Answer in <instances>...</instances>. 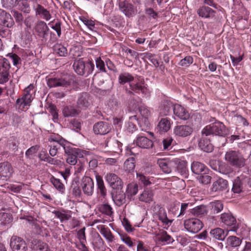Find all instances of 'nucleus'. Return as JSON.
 Wrapping results in <instances>:
<instances>
[{"label":"nucleus","mask_w":251,"mask_h":251,"mask_svg":"<svg viewBox=\"0 0 251 251\" xmlns=\"http://www.w3.org/2000/svg\"><path fill=\"white\" fill-rule=\"evenodd\" d=\"M119 82L124 84L129 83L131 91L137 93H141L143 97H149L151 91L145 84L144 78L141 76L134 78L133 76L128 73H124L120 75Z\"/></svg>","instance_id":"obj_1"},{"label":"nucleus","mask_w":251,"mask_h":251,"mask_svg":"<svg viewBox=\"0 0 251 251\" xmlns=\"http://www.w3.org/2000/svg\"><path fill=\"white\" fill-rule=\"evenodd\" d=\"M201 133L205 136L213 134L224 136L228 133V131L222 122H217L206 126L201 131Z\"/></svg>","instance_id":"obj_2"},{"label":"nucleus","mask_w":251,"mask_h":251,"mask_svg":"<svg viewBox=\"0 0 251 251\" xmlns=\"http://www.w3.org/2000/svg\"><path fill=\"white\" fill-rule=\"evenodd\" d=\"M73 68L78 75L87 76L93 72L94 65L91 62H85L82 59H79L74 61Z\"/></svg>","instance_id":"obj_3"},{"label":"nucleus","mask_w":251,"mask_h":251,"mask_svg":"<svg viewBox=\"0 0 251 251\" xmlns=\"http://www.w3.org/2000/svg\"><path fill=\"white\" fill-rule=\"evenodd\" d=\"M35 93V90L34 89L33 85L31 84L29 85L25 89L23 97L17 100V105L22 108H25L29 106L34 98Z\"/></svg>","instance_id":"obj_4"},{"label":"nucleus","mask_w":251,"mask_h":251,"mask_svg":"<svg viewBox=\"0 0 251 251\" xmlns=\"http://www.w3.org/2000/svg\"><path fill=\"white\" fill-rule=\"evenodd\" d=\"M225 158L230 165L237 167H242L245 164V160L238 151H229L226 152Z\"/></svg>","instance_id":"obj_5"},{"label":"nucleus","mask_w":251,"mask_h":251,"mask_svg":"<svg viewBox=\"0 0 251 251\" xmlns=\"http://www.w3.org/2000/svg\"><path fill=\"white\" fill-rule=\"evenodd\" d=\"M14 21L11 15L5 11L0 9V36L5 35L7 28L11 27Z\"/></svg>","instance_id":"obj_6"},{"label":"nucleus","mask_w":251,"mask_h":251,"mask_svg":"<svg viewBox=\"0 0 251 251\" xmlns=\"http://www.w3.org/2000/svg\"><path fill=\"white\" fill-rule=\"evenodd\" d=\"M235 193H239L241 192L249 191L251 190V179L245 177L241 180L239 177L234 179L233 182L232 189Z\"/></svg>","instance_id":"obj_7"},{"label":"nucleus","mask_w":251,"mask_h":251,"mask_svg":"<svg viewBox=\"0 0 251 251\" xmlns=\"http://www.w3.org/2000/svg\"><path fill=\"white\" fill-rule=\"evenodd\" d=\"M10 246L13 251H27L28 247L25 241L21 237L17 236L11 237Z\"/></svg>","instance_id":"obj_8"},{"label":"nucleus","mask_w":251,"mask_h":251,"mask_svg":"<svg viewBox=\"0 0 251 251\" xmlns=\"http://www.w3.org/2000/svg\"><path fill=\"white\" fill-rule=\"evenodd\" d=\"M185 228L189 232L196 233H198L203 227L202 223L198 219L191 218L185 221Z\"/></svg>","instance_id":"obj_9"},{"label":"nucleus","mask_w":251,"mask_h":251,"mask_svg":"<svg viewBox=\"0 0 251 251\" xmlns=\"http://www.w3.org/2000/svg\"><path fill=\"white\" fill-rule=\"evenodd\" d=\"M120 10L127 17L134 16L137 13L136 7L127 0H124L119 3Z\"/></svg>","instance_id":"obj_10"},{"label":"nucleus","mask_w":251,"mask_h":251,"mask_svg":"<svg viewBox=\"0 0 251 251\" xmlns=\"http://www.w3.org/2000/svg\"><path fill=\"white\" fill-rule=\"evenodd\" d=\"M157 164L164 173L169 174L172 172L173 169L175 168L176 162V159H171L169 158H163L158 159Z\"/></svg>","instance_id":"obj_11"},{"label":"nucleus","mask_w":251,"mask_h":251,"mask_svg":"<svg viewBox=\"0 0 251 251\" xmlns=\"http://www.w3.org/2000/svg\"><path fill=\"white\" fill-rule=\"evenodd\" d=\"M221 221L227 226H232L233 227L229 231L237 232L238 226L236 225V221L235 218L230 213H224L221 215Z\"/></svg>","instance_id":"obj_12"},{"label":"nucleus","mask_w":251,"mask_h":251,"mask_svg":"<svg viewBox=\"0 0 251 251\" xmlns=\"http://www.w3.org/2000/svg\"><path fill=\"white\" fill-rule=\"evenodd\" d=\"M71 81L68 76L60 78H50L47 81V84L50 88L58 86L66 87L69 85Z\"/></svg>","instance_id":"obj_13"},{"label":"nucleus","mask_w":251,"mask_h":251,"mask_svg":"<svg viewBox=\"0 0 251 251\" xmlns=\"http://www.w3.org/2000/svg\"><path fill=\"white\" fill-rule=\"evenodd\" d=\"M105 178L107 182L113 189H119L122 188V180L116 174L113 173L107 174Z\"/></svg>","instance_id":"obj_14"},{"label":"nucleus","mask_w":251,"mask_h":251,"mask_svg":"<svg viewBox=\"0 0 251 251\" xmlns=\"http://www.w3.org/2000/svg\"><path fill=\"white\" fill-rule=\"evenodd\" d=\"M13 169L11 165L7 162L0 163V179L8 180L12 176Z\"/></svg>","instance_id":"obj_15"},{"label":"nucleus","mask_w":251,"mask_h":251,"mask_svg":"<svg viewBox=\"0 0 251 251\" xmlns=\"http://www.w3.org/2000/svg\"><path fill=\"white\" fill-rule=\"evenodd\" d=\"M49 141L50 142H55L57 143V145L62 146L65 152L67 154L71 153L68 148V142L63 139L61 136L58 134H52L50 136L49 138Z\"/></svg>","instance_id":"obj_16"},{"label":"nucleus","mask_w":251,"mask_h":251,"mask_svg":"<svg viewBox=\"0 0 251 251\" xmlns=\"http://www.w3.org/2000/svg\"><path fill=\"white\" fill-rule=\"evenodd\" d=\"M173 111L174 115L180 120H187L190 117L189 111L180 104H175Z\"/></svg>","instance_id":"obj_17"},{"label":"nucleus","mask_w":251,"mask_h":251,"mask_svg":"<svg viewBox=\"0 0 251 251\" xmlns=\"http://www.w3.org/2000/svg\"><path fill=\"white\" fill-rule=\"evenodd\" d=\"M82 188L84 194L91 196L94 191V182L89 176H84L82 180Z\"/></svg>","instance_id":"obj_18"},{"label":"nucleus","mask_w":251,"mask_h":251,"mask_svg":"<svg viewBox=\"0 0 251 251\" xmlns=\"http://www.w3.org/2000/svg\"><path fill=\"white\" fill-rule=\"evenodd\" d=\"M193 132V128L188 125H180L175 127L174 133L176 136L185 137L189 136Z\"/></svg>","instance_id":"obj_19"},{"label":"nucleus","mask_w":251,"mask_h":251,"mask_svg":"<svg viewBox=\"0 0 251 251\" xmlns=\"http://www.w3.org/2000/svg\"><path fill=\"white\" fill-rule=\"evenodd\" d=\"M93 130L96 134L104 135L111 130V127L107 122H100L94 125Z\"/></svg>","instance_id":"obj_20"},{"label":"nucleus","mask_w":251,"mask_h":251,"mask_svg":"<svg viewBox=\"0 0 251 251\" xmlns=\"http://www.w3.org/2000/svg\"><path fill=\"white\" fill-rule=\"evenodd\" d=\"M77 103L81 108H89L92 105V98L88 94L82 93L79 97Z\"/></svg>","instance_id":"obj_21"},{"label":"nucleus","mask_w":251,"mask_h":251,"mask_svg":"<svg viewBox=\"0 0 251 251\" xmlns=\"http://www.w3.org/2000/svg\"><path fill=\"white\" fill-rule=\"evenodd\" d=\"M134 143H135L138 147L143 149H149L153 146V142L151 140L142 135L137 137L136 140L134 141Z\"/></svg>","instance_id":"obj_22"},{"label":"nucleus","mask_w":251,"mask_h":251,"mask_svg":"<svg viewBox=\"0 0 251 251\" xmlns=\"http://www.w3.org/2000/svg\"><path fill=\"white\" fill-rule=\"evenodd\" d=\"M154 193L153 191L149 188H146L138 196L139 200L140 201L150 203L153 201Z\"/></svg>","instance_id":"obj_23"},{"label":"nucleus","mask_w":251,"mask_h":251,"mask_svg":"<svg viewBox=\"0 0 251 251\" xmlns=\"http://www.w3.org/2000/svg\"><path fill=\"white\" fill-rule=\"evenodd\" d=\"M173 106L171 101L167 100L163 101L158 109L160 115L161 116L169 115L171 113Z\"/></svg>","instance_id":"obj_24"},{"label":"nucleus","mask_w":251,"mask_h":251,"mask_svg":"<svg viewBox=\"0 0 251 251\" xmlns=\"http://www.w3.org/2000/svg\"><path fill=\"white\" fill-rule=\"evenodd\" d=\"M31 248L33 251H50L47 243L37 240L31 242Z\"/></svg>","instance_id":"obj_25"},{"label":"nucleus","mask_w":251,"mask_h":251,"mask_svg":"<svg viewBox=\"0 0 251 251\" xmlns=\"http://www.w3.org/2000/svg\"><path fill=\"white\" fill-rule=\"evenodd\" d=\"M33 8L36 12V14L40 15L42 19L46 21H49L51 19V16L49 11L41 5L37 4L33 5Z\"/></svg>","instance_id":"obj_26"},{"label":"nucleus","mask_w":251,"mask_h":251,"mask_svg":"<svg viewBox=\"0 0 251 251\" xmlns=\"http://www.w3.org/2000/svg\"><path fill=\"white\" fill-rule=\"evenodd\" d=\"M191 170L193 173L197 175L205 174L208 172L206 166L199 162H194L192 163Z\"/></svg>","instance_id":"obj_27"},{"label":"nucleus","mask_w":251,"mask_h":251,"mask_svg":"<svg viewBox=\"0 0 251 251\" xmlns=\"http://www.w3.org/2000/svg\"><path fill=\"white\" fill-rule=\"evenodd\" d=\"M199 16L203 18H212L214 17L215 11L209 7L202 6L197 10Z\"/></svg>","instance_id":"obj_28"},{"label":"nucleus","mask_w":251,"mask_h":251,"mask_svg":"<svg viewBox=\"0 0 251 251\" xmlns=\"http://www.w3.org/2000/svg\"><path fill=\"white\" fill-rule=\"evenodd\" d=\"M106 146L109 147L110 151L115 153V155H119L122 151V144L116 140H112L108 141L106 144Z\"/></svg>","instance_id":"obj_29"},{"label":"nucleus","mask_w":251,"mask_h":251,"mask_svg":"<svg viewBox=\"0 0 251 251\" xmlns=\"http://www.w3.org/2000/svg\"><path fill=\"white\" fill-rule=\"evenodd\" d=\"M227 187V181L220 178L213 183L211 190L213 192L223 191L226 190Z\"/></svg>","instance_id":"obj_30"},{"label":"nucleus","mask_w":251,"mask_h":251,"mask_svg":"<svg viewBox=\"0 0 251 251\" xmlns=\"http://www.w3.org/2000/svg\"><path fill=\"white\" fill-rule=\"evenodd\" d=\"M173 122L167 118H164L161 119L158 124V128L160 132H166L170 130Z\"/></svg>","instance_id":"obj_31"},{"label":"nucleus","mask_w":251,"mask_h":251,"mask_svg":"<svg viewBox=\"0 0 251 251\" xmlns=\"http://www.w3.org/2000/svg\"><path fill=\"white\" fill-rule=\"evenodd\" d=\"M199 147L201 150L207 152H211L213 150L212 145L206 138L200 139L199 142Z\"/></svg>","instance_id":"obj_32"},{"label":"nucleus","mask_w":251,"mask_h":251,"mask_svg":"<svg viewBox=\"0 0 251 251\" xmlns=\"http://www.w3.org/2000/svg\"><path fill=\"white\" fill-rule=\"evenodd\" d=\"M176 165L177 171L182 176H186L188 172L187 168V162L185 160H180L176 159Z\"/></svg>","instance_id":"obj_33"},{"label":"nucleus","mask_w":251,"mask_h":251,"mask_svg":"<svg viewBox=\"0 0 251 251\" xmlns=\"http://www.w3.org/2000/svg\"><path fill=\"white\" fill-rule=\"evenodd\" d=\"M54 53L59 56L65 57L68 54L66 47L61 44H56L53 47Z\"/></svg>","instance_id":"obj_34"},{"label":"nucleus","mask_w":251,"mask_h":251,"mask_svg":"<svg viewBox=\"0 0 251 251\" xmlns=\"http://www.w3.org/2000/svg\"><path fill=\"white\" fill-rule=\"evenodd\" d=\"M135 167V159L133 157H130L124 162V170L128 173H130L134 171Z\"/></svg>","instance_id":"obj_35"},{"label":"nucleus","mask_w":251,"mask_h":251,"mask_svg":"<svg viewBox=\"0 0 251 251\" xmlns=\"http://www.w3.org/2000/svg\"><path fill=\"white\" fill-rule=\"evenodd\" d=\"M210 234L213 238L221 241L224 240L226 236L223 229L221 228H216L212 229Z\"/></svg>","instance_id":"obj_36"},{"label":"nucleus","mask_w":251,"mask_h":251,"mask_svg":"<svg viewBox=\"0 0 251 251\" xmlns=\"http://www.w3.org/2000/svg\"><path fill=\"white\" fill-rule=\"evenodd\" d=\"M50 180L51 184L61 194L64 193L65 187L60 179L56 178L53 176H51Z\"/></svg>","instance_id":"obj_37"},{"label":"nucleus","mask_w":251,"mask_h":251,"mask_svg":"<svg viewBox=\"0 0 251 251\" xmlns=\"http://www.w3.org/2000/svg\"><path fill=\"white\" fill-rule=\"evenodd\" d=\"M158 216L159 220L162 222L165 226H169L173 222V220L168 218L167 213L164 208L160 210L158 213Z\"/></svg>","instance_id":"obj_38"},{"label":"nucleus","mask_w":251,"mask_h":251,"mask_svg":"<svg viewBox=\"0 0 251 251\" xmlns=\"http://www.w3.org/2000/svg\"><path fill=\"white\" fill-rule=\"evenodd\" d=\"M242 240L238 237L234 236H229L226 240V246L229 248H236L239 247Z\"/></svg>","instance_id":"obj_39"},{"label":"nucleus","mask_w":251,"mask_h":251,"mask_svg":"<svg viewBox=\"0 0 251 251\" xmlns=\"http://www.w3.org/2000/svg\"><path fill=\"white\" fill-rule=\"evenodd\" d=\"M98 210L101 213L111 216L113 213L112 208L107 203H103L98 205Z\"/></svg>","instance_id":"obj_40"},{"label":"nucleus","mask_w":251,"mask_h":251,"mask_svg":"<svg viewBox=\"0 0 251 251\" xmlns=\"http://www.w3.org/2000/svg\"><path fill=\"white\" fill-rule=\"evenodd\" d=\"M113 200L117 205L121 206L126 201L125 195L121 191L117 192L116 195L113 196Z\"/></svg>","instance_id":"obj_41"},{"label":"nucleus","mask_w":251,"mask_h":251,"mask_svg":"<svg viewBox=\"0 0 251 251\" xmlns=\"http://www.w3.org/2000/svg\"><path fill=\"white\" fill-rule=\"evenodd\" d=\"M71 211H60L57 210H54L52 211V213H53L55 217L59 219L61 222H63L64 221L68 220L70 217L71 215L70 213H71Z\"/></svg>","instance_id":"obj_42"},{"label":"nucleus","mask_w":251,"mask_h":251,"mask_svg":"<svg viewBox=\"0 0 251 251\" xmlns=\"http://www.w3.org/2000/svg\"><path fill=\"white\" fill-rule=\"evenodd\" d=\"M96 177L99 191L101 195L104 196L106 194V190L104 186L103 179L100 176H96Z\"/></svg>","instance_id":"obj_43"},{"label":"nucleus","mask_w":251,"mask_h":251,"mask_svg":"<svg viewBox=\"0 0 251 251\" xmlns=\"http://www.w3.org/2000/svg\"><path fill=\"white\" fill-rule=\"evenodd\" d=\"M21 0H1L2 6L6 9H11L17 6Z\"/></svg>","instance_id":"obj_44"},{"label":"nucleus","mask_w":251,"mask_h":251,"mask_svg":"<svg viewBox=\"0 0 251 251\" xmlns=\"http://www.w3.org/2000/svg\"><path fill=\"white\" fill-rule=\"evenodd\" d=\"M18 8L21 11L25 13H29L31 11V8L28 1L25 0H22L20 3H18Z\"/></svg>","instance_id":"obj_45"},{"label":"nucleus","mask_w":251,"mask_h":251,"mask_svg":"<svg viewBox=\"0 0 251 251\" xmlns=\"http://www.w3.org/2000/svg\"><path fill=\"white\" fill-rule=\"evenodd\" d=\"M62 112L65 117H74L78 114L77 111L72 106H65Z\"/></svg>","instance_id":"obj_46"},{"label":"nucleus","mask_w":251,"mask_h":251,"mask_svg":"<svg viewBox=\"0 0 251 251\" xmlns=\"http://www.w3.org/2000/svg\"><path fill=\"white\" fill-rule=\"evenodd\" d=\"M12 221V218L10 214L3 213H0V224L2 225H6L10 224Z\"/></svg>","instance_id":"obj_47"},{"label":"nucleus","mask_w":251,"mask_h":251,"mask_svg":"<svg viewBox=\"0 0 251 251\" xmlns=\"http://www.w3.org/2000/svg\"><path fill=\"white\" fill-rule=\"evenodd\" d=\"M18 141L16 138L10 137L7 141L6 146L9 149L12 151H15L18 148Z\"/></svg>","instance_id":"obj_48"},{"label":"nucleus","mask_w":251,"mask_h":251,"mask_svg":"<svg viewBox=\"0 0 251 251\" xmlns=\"http://www.w3.org/2000/svg\"><path fill=\"white\" fill-rule=\"evenodd\" d=\"M141 116L145 119H148L151 115V110L147 106L142 105L139 107Z\"/></svg>","instance_id":"obj_49"},{"label":"nucleus","mask_w":251,"mask_h":251,"mask_svg":"<svg viewBox=\"0 0 251 251\" xmlns=\"http://www.w3.org/2000/svg\"><path fill=\"white\" fill-rule=\"evenodd\" d=\"M43 160L56 167H61L63 165V163L60 160L51 158L48 155L46 156Z\"/></svg>","instance_id":"obj_50"},{"label":"nucleus","mask_w":251,"mask_h":251,"mask_svg":"<svg viewBox=\"0 0 251 251\" xmlns=\"http://www.w3.org/2000/svg\"><path fill=\"white\" fill-rule=\"evenodd\" d=\"M211 206L214 212L218 213L223 209V204L220 201H217L211 203Z\"/></svg>","instance_id":"obj_51"},{"label":"nucleus","mask_w":251,"mask_h":251,"mask_svg":"<svg viewBox=\"0 0 251 251\" xmlns=\"http://www.w3.org/2000/svg\"><path fill=\"white\" fill-rule=\"evenodd\" d=\"M138 190V185L135 183H130L127 186L126 192L128 195L132 196L135 195Z\"/></svg>","instance_id":"obj_52"},{"label":"nucleus","mask_w":251,"mask_h":251,"mask_svg":"<svg viewBox=\"0 0 251 251\" xmlns=\"http://www.w3.org/2000/svg\"><path fill=\"white\" fill-rule=\"evenodd\" d=\"M192 213L197 216L203 215L206 214L207 210L205 206L200 205L194 208L192 210Z\"/></svg>","instance_id":"obj_53"},{"label":"nucleus","mask_w":251,"mask_h":251,"mask_svg":"<svg viewBox=\"0 0 251 251\" xmlns=\"http://www.w3.org/2000/svg\"><path fill=\"white\" fill-rule=\"evenodd\" d=\"M159 240L164 244H170L174 242V239L166 232H163L159 237Z\"/></svg>","instance_id":"obj_54"},{"label":"nucleus","mask_w":251,"mask_h":251,"mask_svg":"<svg viewBox=\"0 0 251 251\" xmlns=\"http://www.w3.org/2000/svg\"><path fill=\"white\" fill-rule=\"evenodd\" d=\"M137 179L144 185H148L151 183L150 179L140 173H136Z\"/></svg>","instance_id":"obj_55"},{"label":"nucleus","mask_w":251,"mask_h":251,"mask_svg":"<svg viewBox=\"0 0 251 251\" xmlns=\"http://www.w3.org/2000/svg\"><path fill=\"white\" fill-rule=\"evenodd\" d=\"M137 251H152L151 248L141 241H138L137 245Z\"/></svg>","instance_id":"obj_56"},{"label":"nucleus","mask_w":251,"mask_h":251,"mask_svg":"<svg viewBox=\"0 0 251 251\" xmlns=\"http://www.w3.org/2000/svg\"><path fill=\"white\" fill-rule=\"evenodd\" d=\"M100 233L105 238L108 242H112L114 239L111 232L110 230H107L104 228H101L100 230Z\"/></svg>","instance_id":"obj_57"},{"label":"nucleus","mask_w":251,"mask_h":251,"mask_svg":"<svg viewBox=\"0 0 251 251\" xmlns=\"http://www.w3.org/2000/svg\"><path fill=\"white\" fill-rule=\"evenodd\" d=\"M0 70H3L5 71L9 72L10 67L9 61L8 59L3 58L0 62Z\"/></svg>","instance_id":"obj_58"},{"label":"nucleus","mask_w":251,"mask_h":251,"mask_svg":"<svg viewBox=\"0 0 251 251\" xmlns=\"http://www.w3.org/2000/svg\"><path fill=\"white\" fill-rule=\"evenodd\" d=\"M82 54V51L79 47H73L70 50V54L74 58H76L80 56Z\"/></svg>","instance_id":"obj_59"},{"label":"nucleus","mask_w":251,"mask_h":251,"mask_svg":"<svg viewBox=\"0 0 251 251\" xmlns=\"http://www.w3.org/2000/svg\"><path fill=\"white\" fill-rule=\"evenodd\" d=\"M193 62V58L191 56H186L181 60L180 65L182 67H188Z\"/></svg>","instance_id":"obj_60"},{"label":"nucleus","mask_w":251,"mask_h":251,"mask_svg":"<svg viewBox=\"0 0 251 251\" xmlns=\"http://www.w3.org/2000/svg\"><path fill=\"white\" fill-rule=\"evenodd\" d=\"M9 72L3 70H0V84H4L8 81L9 78Z\"/></svg>","instance_id":"obj_61"},{"label":"nucleus","mask_w":251,"mask_h":251,"mask_svg":"<svg viewBox=\"0 0 251 251\" xmlns=\"http://www.w3.org/2000/svg\"><path fill=\"white\" fill-rule=\"evenodd\" d=\"M211 177L210 176L205 174H201L199 177L198 180L199 182L203 184H207L211 181Z\"/></svg>","instance_id":"obj_62"},{"label":"nucleus","mask_w":251,"mask_h":251,"mask_svg":"<svg viewBox=\"0 0 251 251\" xmlns=\"http://www.w3.org/2000/svg\"><path fill=\"white\" fill-rule=\"evenodd\" d=\"M122 223L123 226L127 232H131L133 231V228H132L131 225L130 224V222L127 220V219L124 218L122 221Z\"/></svg>","instance_id":"obj_63"},{"label":"nucleus","mask_w":251,"mask_h":251,"mask_svg":"<svg viewBox=\"0 0 251 251\" xmlns=\"http://www.w3.org/2000/svg\"><path fill=\"white\" fill-rule=\"evenodd\" d=\"M81 21L84 23V24L88 27V28L89 29L93 30L95 29V23L93 21L91 20H89L85 18H83L81 19Z\"/></svg>","instance_id":"obj_64"}]
</instances>
